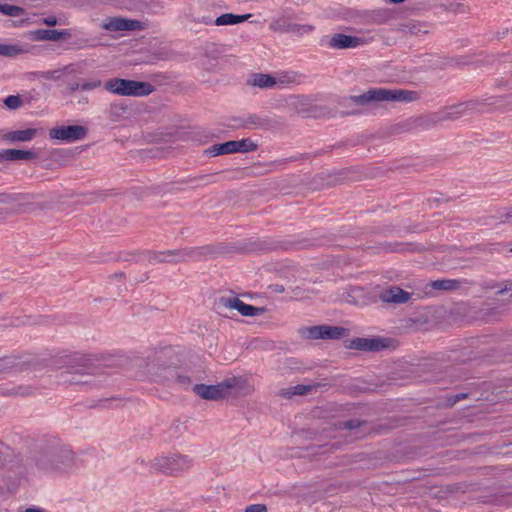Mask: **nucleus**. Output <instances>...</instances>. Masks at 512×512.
I'll list each match as a JSON object with an SVG mask.
<instances>
[{"label": "nucleus", "instance_id": "55", "mask_svg": "<svg viewBox=\"0 0 512 512\" xmlns=\"http://www.w3.org/2000/svg\"><path fill=\"white\" fill-rule=\"evenodd\" d=\"M21 325H24V321L22 319H15V320H11L8 324H6L5 326H9V327H18V326H21Z\"/></svg>", "mask_w": 512, "mask_h": 512}, {"label": "nucleus", "instance_id": "4", "mask_svg": "<svg viewBox=\"0 0 512 512\" xmlns=\"http://www.w3.org/2000/svg\"><path fill=\"white\" fill-rule=\"evenodd\" d=\"M148 373L151 379L167 387H177L182 390H188L191 387V377L179 366L166 364L157 359L148 366Z\"/></svg>", "mask_w": 512, "mask_h": 512}, {"label": "nucleus", "instance_id": "62", "mask_svg": "<svg viewBox=\"0 0 512 512\" xmlns=\"http://www.w3.org/2000/svg\"><path fill=\"white\" fill-rule=\"evenodd\" d=\"M504 63H510L512 64V55L511 56H508L507 57V60L504 61ZM510 72L512 73V69L510 70Z\"/></svg>", "mask_w": 512, "mask_h": 512}, {"label": "nucleus", "instance_id": "19", "mask_svg": "<svg viewBox=\"0 0 512 512\" xmlns=\"http://www.w3.org/2000/svg\"><path fill=\"white\" fill-rule=\"evenodd\" d=\"M271 28L275 31L292 33V34H304L313 30L311 25H300L296 23L287 22L285 20H277L271 24Z\"/></svg>", "mask_w": 512, "mask_h": 512}, {"label": "nucleus", "instance_id": "17", "mask_svg": "<svg viewBox=\"0 0 512 512\" xmlns=\"http://www.w3.org/2000/svg\"><path fill=\"white\" fill-rule=\"evenodd\" d=\"M411 294L398 286H391L383 290L380 299L386 303L403 304L409 301Z\"/></svg>", "mask_w": 512, "mask_h": 512}, {"label": "nucleus", "instance_id": "54", "mask_svg": "<svg viewBox=\"0 0 512 512\" xmlns=\"http://www.w3.org/2000/svg\"><path fill=\"white\" fill-rule=\"evenodd\" d=\"M172 429H174L176 432H181L182 429H186V426L181 423L179 420L175 421L172 425Z\"/></svg>", "mask_w": 512, "mask_h": 512}, {"label": "nucleus", "instance_id": "2", "mask_svg": "<svg viewBox=\"0 0 512 512\" xmlns=\"http://www.w3.org/2000/svg\"><path fill=\"white\" fill-rule=\"evenodd\" d=\"M63 371L59 374V379L63 383L72 385L89 386L95 385L94 377H100L104 374L103 368L94 363V358L90 354L74 353L62 358Z\"/></svg>", "mask_w": 512, "mask_h": 512}, {"label": "nucleus", "instance_id": "9", "mask_svg": "<svg viewBox=\"0 0 512 512\" xmlns=\"http://www.w3.org/2000/svg\"><path fill=\"white\" fill-rule=\"evenodd\" d=\"M348 330L339 326L315 325L299 329L300 335L305 339H341L347 335Z\"/></svg>", "mask_w": 512, "mask_h": 512}, {"label": "nucleus", "instance_id": "28", "mask_svg": "<svg viewBox=\"0 0 512 512\" xmlns=\"http://www.w3.org/2000/svg\"><path fill=\"white\" fill-rule=\"evenodd\" d=\"M441 111L419 118L417 120L418 126L428 129L436 124L443 122Z\"/></svg>", "mask_w": 512, "mask_h": 512}, {"label": "nucleus", "instance_id": "26", "mask_svg": "<svg viewBox=\"0 0 512 512\" xmlns=\"http://www.w3.org/2000/svg\"><path fill=\"white\" fill-rule=\"evenodd\" d=\"M234 143V153H248L254 152L257 150L258 145L253 142L250 138H245L241 140H233Z\"/></svg>", "mask_w": 512, "mask_h": 512}, {"label": "nucleus", "instance_id": "34", "mask_svg": "<svg viewBox=\"0 0 512 512\" xmlns=\"http://www.w3.org/2000/svg\"><path fill=\"white\" fill-rule=\"evenodd\" d=\"M127 112V107L120 103H112L108 110L109 118L118 121Z\"/></svg>", "mask_w": 512, "mask_h": 512}, {"label": "nucleus", "instance_id": "48", "mask_svg": "<svg viewBox=\"0 0 512 512\" xmlns=\"http://www.w3.org/2000/svg\"><path fill=\"white\" fill-rule=\"evenodd\" d=\"M245 512H267L264 504H253L246 507Z\"/></svg>", "mask_w": 512, "mask_h": 512}, {"label": "nucleus", "instance_id": "46", "mask_svg": "<svg viewBox=\"0 0 512 512\" xmlns=\"http://www.w3.org/2000/svg\"><path fill=\"white\" fill-rule=\"evenodd\" d=\"M73 98L68 102L72 105H86L88 103V97L84 95H73Z\"/></svg>", "mask_w": 512, "mask_h": 512}, {"label": "nucleus", "instance_id": "56", "mask_svg": "<svg viewBox=\"0 0 512 512\" xmlns=\"http://www.w3.org/2000/svg\"><path fill=\"white\" fill-rule=\"evenodd\" d=\"M111 401H120V398H118V397H111V398L101 399L99 401V406L106 407L105 404L108 403V402H111Z\"/></svg>", "mask_w": 512, "mask_h": 512}, {"label": "nucleus", "instance_id": "8", "mask_svg": "<svg viewBox=\"0 0 512 512\" xmlns=\"http://www.w3.org/2000/svg\"><path fill=\"white\" fill-rule=\"evenodd\" d=\"M496 100L494 97L488 99H476L468 100L462 103H457L446 107L445 110L441 111L442 119L444 121L456 120L464 115H468L473 112H482L485 105L495 104Z\"/></svg>", "mask_w": 512, "mask_h": 512}, {"label": "nucleus", "instance_id": "47", "mask_svg": "<svg viewBox=\"0 0 512 512\" xmlns=\"http://www.w3.org/2000/svg\"><path fill=\"white\" fill-rule=\"evenodd\" d=\"M77 90H81V83L71 82L66 87V95L73 96Z\"/></svg>", "mask_w": 512, "mask_h": 512}, {"label": "nucleus", "instance_id": "3", "mask_svg": "<svg viewBox=\"0 0 512 512\" xmlns=\"http://www.w3.org/2000/svg\"><path fill=\"white\" fill-rule=\"evenodd\" d=\"M419 99L417 91L405 89L371 88L361 95H353L343 98L339 104L341 107L348 108L351 103L359 106L368 105L372 102H402L409 103Z\"/></svg>", "mask_w": 512, "mask_h": 512}, {"label": "nucleus", "instance_id": "10", "mask_svg": "<svg viewBox=\"0 0 512 512\" xmlns=\"http://www.w3.org/2000/svg\"><path fill=\"white\" fill-rule=\"evenodd\" d=\"M393 340L386 337H356L345 342V347L352 350L379 352L391 347Z\"/></svg>", "mask_w": 512, "mask_h": 512}, {"label": "nucleus", "instance_id": "5", "mask_svg": "<svg viewBox=\"0 0 512 512\" xmlns=\"http://www.w3.org/2000/svg\"><path fill=\"white\" fill-rule=\"evenodd\" d=\"M105 90L120 96L144 97L150 95L155 87L149 82L112 78L105 82Z\"/></svg>", "mask_w": 512, "mask_h": 512}, {"label": "nucleus", "instance_id": "23", "mask_svg": "<svg viewBox=\"0 0 512 512\" xmlns=\"http://www.w3.org/2000/svg\"><path fill=\"white\" fill-rule=\"evenodd\" d=\"M248 83L261 89H268L274 87L277 84V81L276 78L270 74L255 73Z\"/></svg>", "mask_w": 512, "mask_h": 512}, {"label": "nucleus", "instance_id": "31", "mask_svg": "<svg viewBox=\"0 0 512 512\" xmlns=\"http://www.w3.org/2000/svg\"><path fill=\"white\" fill-rule=\"evenodd\" d=\"M171 250L167 251H152L149 253V261L151 263H172Z\"/></svg>", "mask_w": 512, "mask_h": 512}, {"label": "nucleus", "instance_id": "24", "mask_svg": "<svg viewBox=\"0 0 512 512\" xmlns=\"http://www.w3.org/2000/svg\"><path fill=\"white\" fill-rule=\"evenodd\" d=\"M234 153V143L233 140L217 143L204 151V154L208 157H215L219 155L231 154Z\"/></svg>", "mask_w": 512, "mask_h": 512}, {"label": "nucleus", "instance_id": "38", "mask_svg": "<svg viewBox=\"0 0 512 512\" xmlns=\"http://www.w3.org/2000/svg\"><path fill=\"white\" fill-rule=\"evenodd\" d=\"M390 18L391 13L388 10L384 9L375 10L371 14L372 22L377 24L386 23Z\"/></svg>", "mask_w": 512, "mask_h": 512}, {"label": "nucleus", "instance_id": "61", "mask_svg": "<svg viewBox=\"0 0 512 512\" xmlns=\"http://www.w3.org/2000/svg\"><path fill=\"white\" fill-rule=\"evenodd\" d=\"M274 291H276V292H280V293H281V292H283V291H284V287H283V286H281V285H275V289H274Z\"/></svg>", "mask_w": 512, "mask_h": 512}, {"label": "nucleus", "instance_id": "49", "mask_svg": "<svg viewBox=\"0 0 512 512\" xmlns=\"http://www.w3.org/2000/svg\"><path fill=\"white\" fill-rule=\"evenodd\" d=\"M16 201L14 195L8 193H0V203L1 204H12Z\"/></svg>", "mask_w": 512, "mask_h": 512}, {"label": "nucleus", "instance_id": "63", "mask_svg": "<svg viewBox=\"0 0 512 512\" xmlns=\"http://www.w3.org/2000/svg\"><path fill=\"white\" fill-rule=\"evenodd\" d=\"M212 175H203L200 177V179H210Z\"/></svg>", "mask_w": 512, "mask_h": 512}, {"label": "nucleus", "instance_id": "1", "mask_svg": "<svg viewBox=\"0 0 512 512\" xmlns=\"http://www.w3.org/2000/svg\"><path fill=\"white\" fill-rule=\"evenodd\" d=\"M75 453L57 440L42 442L27 459V465L44 473H63L75 466Z\"/></svg>", "mask_w": 512, "mask_h": 512}, {"label": "nucleus", "instance_id": "50", "mask_svg": "<svg viewBox=\"0 0 512 512\" xmlns=\"http://www.w3.org/2000/svg\"><path fill=\"white\" fill-rule=\"evenodd\" d=\"M279 395L283 398L290 399L292 396L295 395V390L292 387L283 388L280 390Z\"/></svg>", "mask_w": 512, "mask_h": 512}, {"label": "nucleus", "instance_id": "27", "mask_svg": "<svg viewBox=\"0 0 512 512\" xmlns=\"http://www.w3.org/2000/svg\"><path fill=\"white\" fill-rule=\"evenodd\" d=\"M28 50L18 44H1L0 55L5 57H15L19 54L26 53Z\"/></svg>", "mask_w": 512, "mask_h": 512}, {"label": "nucleus", "instance_id": "51", "mask_svg": "<svg viewBox=\"0 0 512 512\" xmlns=\"http://www.w3.org/2000/svg\"><path fill=\"white\" fill-rule=\"evenodd\" d=\"M74 45L77 46L78 48L92 46V44L90 43V39H88V38L78 39L77 41H75Z\"/></svg>", "mask_w": 512, "mask_h": 512}, {"label": "nucleus", "instance_id": "7", "mask_svg": "<svg viewBox=\"0 0 512 512\" xmlns=\"http://www.w3.org/2000/svg\"><path fill=\"white\" fill-rule=\"evenodd\" d=\"M236 377L228 378L217 384H191V390L201 399L208 401H219L230 395V390L237 387Z\"/></svg>", "mask_w": 512, "mask_h": 512}, {"label": "nucleus", "instance_id": "20", "mask_svg": "<svg viewBox=\"0 0 512 512\" xmlns=\"http://www.w3.org/2000/svg\"><path fill=\"white\" fill-rule=\"evenodd\" d=\"M37 153L32 150L3 149L0 150V159L4 161L34 160Z\"/></svg>", "mask_w": 512, "mask_h": 512}, {"label": "nucleus", "instance_id": "15", "mask_svg": "<svg viewBox=\"0 0 512 512\" xmlns=\"http://www.w3.org/2000/svg\"><path fill=\"white\" fill-rule=\"evenodd\" d=\"M252 15L251 14H233V13H225L216 18L212 16H201L198 18H194L193 20L198 23H203L205 25H216V26H229L236 25L239 23H243L248 20Z\"/></svg>", "mask_w": 512, "mask_h": 512}, {"label": "nucleus", "instance_id": "39", "mask_svg": "<svg viewBox=\"0 0 512 512\" xmlns=\"http://www.w3.org/2000/svg\"><path fill=\"white\" fill-rule=\"evenodd\" d=\"M3 102L10 110L18 109L23 105V100L19 95H9L3 100Z\"/></svg>", "mask_w": 512, "mask_h": 512}, {"label": "nucleus", "instance_id": "58", "mask_svg": "<svg viewBox=\"0 0 512 512\" xmlns=\"http://www.w3.org/2000/svg\"><path fill=\"white\" fill-rule=\"evenodd\" d=\"M496 85L497 86H502V85H505L507 86L509 89H512V84H510L509 82H504L503 79H497L496 80Z\"/></svg>", "mask_w": 512, "mask_h": 512}, {"label": "nucleus", "instance_id": "36", "mask_svg": "<svg viewBox=\"0 0 512 512\" xmlns=\"http://www.w3.org/2000/svg\"><path fill=\"white\" fill-rule=\"evenodd\" d=\"M123 18L111 17L108 18L103 24L102 28L108 31H122Z\"/></svg>", "mask_w": 512, "mask_h": 512}, {"label": "nucleus", "instance_id": "44", "mask_svg": "<svg viewBox=\"0 0 512 512\" xmlns=\"http://www.w3.org/2000/svg\"><path fill=\"white\" fill-rule=\"evenodd\" d=\"M35 22H41L49 27H52V26H56L58 24V19L56 16L54 15H49L47 17H39L38 20H36Z\"/></svg>", "mask_w": 512, "mask_h": 512}, {"label": "nucleus", "instance_id": "12", "mask_svg": "<svg viewBox=\"0 0 512 512\" xmlns=\"http://www.w3.org/2000/svg\"><path fill=\"white\" fill-rule=\"evenodd\" d=\"M362 44H364L363 38L343 33H334L321 39L322 46L334 50L352 49Z\"/></svg>", "mask_w": 512, "mask_h": 512}, {"label": "nucleus", "instance_id": "29", "mask_svg": "<svg viewBox=\"0 0 512 512\" xmlns=\"http://www.w3.org/2000/svg\"><path fill=\"white\" fill-rule=\"evenodd\" d=\"M0 13L11 16V17H20L26 14L24 8L16 5H11L7 3H0Z\"/></svg>", "mask_w": 512, "mask_h": 512}, {"label": "nucleus", "instance_id": "60", "mask_svg": "<svg viewBox=\"0 0 512 512\" xmlns=\"http://www.w3.org/2000/svg\"><path fill=\"white\" fill-rule=\"evenodd\" d=\"M125 274L123 272H117L113 275L114 278L116 279H122L124 278Z\"/></svg>", "mask_w": 512, "mask_h": 512}, {"label": "nucleus", "instance_id": "6", "mask_svg": "<svg viewBox=\"0 0 512 512\" xmlns=\"http://www.w3.org/2000/svg\"><path fill=\"white\" fill-rule=\"evenodd\" d=\"M193 459L188 455L174 453L169 456H161L150 461L149 466L155 472L167 475H177L192 466Z\"/></svg>", "mask_w": 512, "mask_h": 512}, {"label": "nucleus", "instance_id": "45", "mask_svg": "<svg viewBox=\"0 0 512 512\" xmlns=\"http://www.w3.org/2000/svg\"><path fill=\"white\" fill-rule=\"evenodd\" d=\"M89 199L86 200L87 203H94L98 201H103L107 196L104 192H92L88 194Z\"/></svg>", "mask_w": 512, "mask_h": 512}, {"label": "nucleus", "instance_id": "42", "mask_svg": "<svg viewBox=\"0 0 512 512\" xmlns=\"http://www.w3.org/2000/svg\"><path fill=\"white\" fill-rule=\"evenodd\" d=\"M102 85L101 80L99 79H91L88 81H84L81 83V91H91L96 88H99Z\"/></svg>", "mask_w": 512, "mask_h": 512}, {"label": "nucleus", "instance_id": "13", "mask_svg": "<svg viewBox=\"0 0 512 512\" xmlns=\"http://www.w3.org/2000/svg\"><path fill=\"white\" fill-rule=\"evenodd\" d=\"M219 304H221L225 308L237 310L242 316L245 317L259 316L267 311L266 307H256L247 304L240 300L238 297H221L219 299Z\"/></svg>", "mask_w": 512, "mask_h": 512}, {"label": "nucleus", "instance_id": "52", "mask_svg": "<svg viewBox=\"0 0 512 512\" xmlns=\"http://www.w3.org/2000/svg\"><path fill=\"white\" fill-rule=\"evenodd\" d=\"M501 223H512V208L499 217Z\"/></svg>", "mask_w": 512, "mask_h": 512}, {"label": "nucleus", "instance_id": "14", "mask_svg": "<svg viewBox=\"0 0 512 512\" xmlns=\"http://www.w3.org/2000/svg\"><path fill=\"white\" fill-rule=\"evenodd\" d=\"M214 248L210 245L201 247H191L171 250V259H174L172 263L185 262L189 259L199 260L203 256L214 254Z\"/></svg>", "mask_w": 512, "mask_h": 512}, {"label": "nucleus", "instance_id": "64", "mask_svg": "<svg viewBox=\"0 0 512 512\" xmlns=\"http://www.w3.org/2000/svg\"><path fill=\"white\" fill-rule=\"evenodd\" d=\"M453 63H454V60H453V59H451V60L447 61V63H446V64H447V65H452Z\"/></svg>", "mask_w": 512, "mask_h": 512}, {"label": "nucleus", "instance_id": "59", "mask_svg": "<svg viewBox=\"0 0 512 512\" xmlns=\"http://www.w3.org/2000/svg\"><path fill=\"white\" fill-rule=\"evenodd\" d=\"M25 512H46L44 509L39 507H30L25 510Z\"/></svg>", "mask_w": 512, "mask_h": 512}, {"label": "nucleus", "instance_id": "21", "mask_svg": "<svg viewBox=\"0 0 512 512\" xmlns=\"http://www.w3.org/2000/svg\"><path fill=\"white\" fill-rule=\"evenodd\" d=\"M397 31L402 32L404 35H419L427 34L429 32L428 25L416 20H407L401 22L397 26Z\"/></svg>", "mask_w": 512, "mask_h": 512}, {"label": "nucleus", "instance_id": "30", "mask_svg": "<svg viewBox=\"0 0 512 512\" xmlns=\"http://www.w3.org/2000/svg\"><path fill=\"white\" fill-rule=\"evenodd\" d=\"M459 286L460 282L452 279H442L432 282V287L436 290L451 291L457 289Z\"/></svg>", "mask_w": 512, "mask_h": 512}, {"label": "nucleus", "instance_id": "57", "mask_svg": "<svg viewBox=\"0 0 512 512\" xmlns=\"http://www.w3.org/2000/svg\"><path fill=\"white\" fill-rule=\"evenodd\" d=\"M467 397V394L466 393H458L454 396V400H453V404L466 398Z\"/></svg>", "mask_w": 512, "mask_h": 512}, {"label": "nucleus", "instance_id": "37", "mask_svg": "<svg viewBox=\"0 0 512 512\" xmlns=\"http://www.w3.org/2000/svg\"><path fill=\"white\" fill-rule=\"evenodd\" d=\"M34 393V388L31 386H18L7 390L4 394L8 396H22L26 397Z\"/></svg>", "mask_w": 512, "mask_h": 512}, {"label": "nucleus", "instance_id": "33", "mask_svg": "<svg viewBox=\"0 0 512 512\" xmlns=\"http://www.w3.org/2000/svg\"><path fill=\"white\" fill-rule=\"evenodd\" d=\"M20 366V362L18 361V357L15 356H6L0 358V373L9 372L12 369H16Z\"/></svg>", "mask_w": 512, "mask_h": 512}, {"label": "nucleus", "instance_id": "11", "mask_svg": "<svg viewBox=\"0 0 512 512\" xmlns=\"http://www.w3.org/2000/svg\"><path fill=\"white\" fill-rule=\"evenodd\" d=\"M88 134V128L81 125H62L49 130L51 139L59 140L65 143H72L83 140Z\"/></svg>", "mask_w": 512, "mask_h": 512}, {"label": "nucleus", "instance_id": "25", "mask_svg": "<svg viewBox=\"0 0 512 512\" xmlns=\"http://www.w3.org/2000/svg\"><path fill=\"white\" fill-rule=\"evenodd\" d=\"M497 287L499 289L496 292L497 298L495 300L501 301L503 304L510 302L512 299V281L502 282Z\"/></svg>", "mask_w": 512, "mask_h": 512}, {"label": "nucleus", "instance_id": "35", "mask_svg": "<svg viewBox=\"0 0 512 512\" xmlns=\"http://www.w3.org/2000/svg\"><path fill=\"white\" fill-rule=\"evenodd\" d=\"M366 424H367V421H365V420L349 419L346 421L339 422L337 427L339 429H345V430H357Z\"/></svg>", "mask_w": 512, "mask_h": 512}, {"label": "nucleus", "instance_id": "22", "mask_svg": "<svg viewBox=\"0 0 512 512\" xmlns=\"http://www.w3.org/2000/svg\"><path fill=\"white\" fill-rule=\"evenodd\" d=\"M37 134V129L28 128L25 130L8 131L3 135V140L9 142H28L31 141Z\"/></svg>", "mask_w": 512, "mask_h": 512}, {"label": "nucleus", "instance_id": "41", "mask_svg": "<svg viewBox=\"0 0 512 512\" xmlns=\"http://www.w3.org/2000/svg\"><path fill=\"white\" fill-rule=\"evenodd\" d=\"M228 121L227 126L231 129H246L245 115L240 117H231Z\"/></svg>", "mask_w": 512, "mask_h": 512}, {"label": "nucleus", "instance_id": "43", "mask_svg": "<svg viewBox=\"0 0 512 512\" xmlns=\"http://www.w3.org/2000/svg\"><path fill=\"white\" fill-rule=\"evenodd\" d=\"M313 388H314V385L298 384V385L293 386V389L295 390V395H306Z\"/></svg>", "mask_w": 512, "mask_h": 512}, {"label": "nucleus", "instance_id": "53", "mask_svg": "<svg viewBox=\"0 0 512 512\" xmlns=\"http://www.w3.org/2000/svg\"><path fill=\"white\" fill-rule=\"evenodd\" d=\"M443 201H444V202H448V201H449V199H448V198H443V197H440V198H436V197H435V198H429V199L427 200L428 205H429L430 207H432V206H433V204H439L440 202H443Z\"/></svg>", "mask_w": 512, "mask_h": 512}, {"label": "nucleus", "instance_id": "40", "mask_svg": "<svg viewBox=\"0 0 512 512\" xmlns=\"http://www.w3.org/2000/svg\"><path fill=\"white\" fill-rule=\"evenodd\" d=\"M143 24L139 20L125 19L123 18L122 31H135L142 29Z\"/></svg>", "mask_w": 512, "mask_h": 512}, {"label": "nucleus", "instance_id": "18", "mask_svg": "<svg viewBox=\"0 0 512 512\" xmlns=\"http://www.w3.org/2000/svg\"><path fill=\"white\" fill-rule=\"evenodd\" d=\"M246 129L254 130H269L273 128L277 122L272 118L260 114H247L245 115Z\"/></svg>", "mask_w": 512, "mask_h": 512}, {"label": "nucleus", "instance_id": "32", "mask_svg": "<svg viewBox=\"0 0 512 512\" xmlns=\"http://www.w3.org/2000/svg\"><path fill=\"white\" fill-rule=\"evenodd\" d=\"M274 248L273 243L267 241H249L243 249L247 252L266 251Z\"/></svg>", "mask_w": 512, "mask_h": 512}, {"label": "nucleus", "instance_id": "16", "mask_svg": "<svg viewBox=\"0 0 512 512\" xmlns=\"http://www.w3.org/2000/svg\"><path fill=\"white\" fill-rule=\"evenodd\" d=\"M71 36L69 29L64 30H51V29H37L30 32V38L34 41H59Z\"/></svg>", "mask_w": 512, "mask_h": 512}]
</instances>
